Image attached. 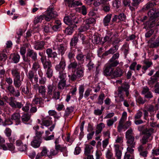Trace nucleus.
Masks as SVG:
<instances>
[{
    "instance_id": "nucleus-1",
    "label": "nucleus",
    "mask_w": 159,
    "mask_h": 159,
    "mask_svg": "<svg viewBox=\"0 0 159 159\" xmlns=\"http://www.w3.org/2000/svg\"><path fill=\"white\" fill-rule=\"evenodd\" d=\"M37 54L36 52L34 50L28 48L27 50L26 56H22L23 60L25 62H30L31 58L33 61H35L37 60Z\"/></svg>"
},
{
    "instance_id": "nucleus-2",
    "label": "nucleus",
    "mask_w": 159,
    "mask_h": 159,
    "mask_svg": "<svg viewBox=\"0 0 159 159\" xmlns=\"http://www.w3.org/2000/svg\"><path fill=\"white\" fill-rule=\"evenodd\" d=\"M47 15H44V18L47 21H50L52 19L56 17L57 16V12L54 11V6L52 5L46 11Z\"/></svg>"
},
{
    "instance_id": "nucleus-3",
    "label": "nucleus",
    "mask_w": 159,
    "mask_h": 159,
    "mask_svg": "<svg viewBox=\"0 0 159 159\" xmlns=\"http://www.w3.org/2000/svg\"><path fill=\"white\" fill-rule=\"evenodd\" d=\"M153 130H143L142 134L144 135L141 140V142L143 144H144L148 142V139L153 133Z\"/></svg>"
},
{
    "instance_id": "nucleus-4",
    "label": "nucleus",
    "mask_w": 159,
    "mask_h": 159,
    "mask_svg": "<svg viewBox=\"0 0 159 159\" xmlns=\"http://www.w3.org/2000/svg\"><path fill=\"white\" fill-rule=\"evenodd\" d=\"M57 46V44L55 43L54 46L53 47V50H55L56 49V47ZM46 52L47 55L48 59L52 58L54 59L56 58L57 57L58 54L57 53L56 51H53L52 49L51 48H48L46 49Z\"/></svg>"
},
{
    "instance_id": "nucleus-5",
    "label": "nucleus",
    "mask_w": 159,
    "mask_h": 159,
    "mask_svg": "<svg viewBox=\"0 0 159 159\" xmlns=\"http://www.w3.org/2000/svg\"><path fill=\"white\" fill-rule=\"evenodd\" d=\"M149 21L156 20L159 17V11L156 9H152L150 10L148 12Z\"/></svg>"
},
{
    "instance_id": "nucleus-6",
    "label": "nucleus",
    "mask_w": 159,
    "mask_h": 159,
    "mask_svg": "<svg viewBox=\"0 0 159 159\" xmlns=\"http://www.w3.org/2000/svg\"><path fill=\"white\" fill-rule=\"evenodd\" d=\"M83 76V71L82 70H79L74 71L72 70L71 75H70V78L72 81H75L77 79Z\"/></svg>"
},
{
    "instance_id": "nucleus-7",
    "label": "nucleus",
    "mask_w": 159,
    "mask_h": 159,
    "mask_svg": "<svg viewBox=\"0 0 159 159\" xmlns=\"http://www.w3.org/2000/svg\"><path fill=\"white\" fill-rule=\"evenodd\" d=\"M159 78V71H157L153 76L150 78V80L148 82V84L150 87H153L154 84L158 81Z\"/></svg>"
},
{
    "instance_id": "nucleus-8",
    "label": "nucleus",
    "mask_w": 159,
    "mask_h": 159,
    "mask_svg": "<svg viewBox=\"0 0 159 159\" xmlns=\"http://www.w3.org/2000/svg\"><path fill=\"white\" fill-rule=\"evenodd\" d=\"M7 89L10 93L15 97H18L20 96V93L18 90H15L14 87L12 85H9Z\"/></svg>"
},
{
    "instance_id": "nucleus-9",
    "label": "nucleus",
    "mask_w": 159,
    "mask_h": 159,
    "mask_svg": "<svg viewBox=\"0 0 159 159\" xmlns=\"http://www.w3.org/2000/svg\"><path fill=\"white\" fill-rule=\"evenodd\" d=\"M43 125H40V127L42 128H44V126L48 127L51 125L49 128V129H53L54 128L55 125V124H52V120L46 119L43 120Z\"/></svg>"
},
{
    "instance_id": "nucleus-10",
    "label": "nucleus",
    "mask_w": 159,
    "mask_h": 159,
    "mask_svg": "<svg viewBox=\"0 0 159 159\" xmlns=\"http://www.w3.org/2000/svg\"><path fill=\"white\" fill-rule=\"evenodd\" d=\"M9 103L12 107L14 108L20 109L23 106V104L22 102H19L13 100L12 98H11Z\"/></svg>"
},
{
    "instance_id": "nucleus-11",
    "label": "nucleus",
    "mask_w": 159,
    "mask_h": 159,
    "mask_svg": "<svg viewBox=\"0 0 159 159\" xmlns=\"http://www.w3.org/2000/svg\"><path fill=\"white\" fill-rule=\"evenodd\" d=\"M123 71L119 67H117L115 70H113V73L112 75L111 79L120 77L123 75Z\"/></svg>"
},
{
    "instance_id": "nucleus-12",
    "label": "nucleus",
    "mask_w": 159,
    "mask_h": 159,
    "mask_svg": "<svg viewBox=\"0 0 159 159\" xmlns=\"http://www.w3.org/2000/svg\"><path fill=\"white\" fill-rule=\"evenodd\" d=\"M131 5H129V8L132 11H135L139 6V4L142 2V0H132Z\"/></svg>"
},
{
    "instance_id": "nucleus-13",
    "label": "nucleus",
    "mask_w": 159,
    "mask_h": 159,
    "mask_svg": "<svg viewBox=\"0 0 159 159\" xmlns=\"http://www.w3.org/2000/svg\"><path fill=\"white\" fill-rule=\"evenodd\" d=\"M16 145L18 147V149L20 151H25L27 149V145L26 144H23L22 140L21 139L16 140Z\"/></svg>"
},
{
    "instance_id": "nucleus-14",
    "label": "nucleus",
    "mask_w": 159,
    "mask_h": 159,
    "mask_svg": "<svg viewBox=\"0 0 159 159\" xmlns=\"http://www.w3.org/2000/svg\"><path fill=\"white\" fill-rule=\"evenodd\" d=\"M114 68L107 65L104 68L103 74L106 76H109L111 78Z\"/></svg>"
},
{
    "instance_id": "nucleus-15",
    "label": "nucleus",
    "mask_w": 159,
    "mask_h": 159,
    "mask_svg": "<svg viewBox=\"0 0 159 159\" xmlns=\"http://www.w3.org/2000/svg\"><path fill=\"white\" fill-rule=\"evenodd\" d=\"M78 23V19L75 16L71 17L70 15V30H75L76 28L75 23Z\"/></svg>"
},
{
    "instance_id": "nucleus-16",
    "label": "nucleus",
    "mask_w": 159,
    "mask_h": 159,
    "mask_svg": "<svg viewBox=\"0 0 159 159\" xmlns=\"http://www.w3.org/2000/svg\"><path fill=\"white\" fill-rule=\"evenodd\" d=\"M129 85L126 83H124L121 86V87L118 88V90H121V91L124 92H125V94L127 97H128L129 95Z\"/></svg>"
},
{
    "instance_id": "nucleus-17",
    "label": "nucleus",
    "mask_w": 159,
    "mask_h": 159,
    "mask_svg": "<svg viewBox=\"0 0 159 159\" xmlns=\"http://www.w3.org/2000/svg\"><path fill=\"white\" fill-rule=\"evenodd\" d=\"M45 43L43 41H36L34 44V48L36 50H41L44 48Z\"/></svg>"
},
{
    "instance_id": "nucleus-18",
    "label": "nucleus",
    "mask_w": 159,
    "mask_h": 159,
    "mask_svg": "<svg viewBox=\"0 0 159 159\" xmlns=\"http://www.w3.org/2000/svg\"><path fill=\"white\" fill-rule=\"evenodd\" d=\"M66 65L65 62L61 60L59 64L56 66L55 67L56 69L59 72L63 71L65 69Z\"/></svg>"
},
{
    "instance_id": "nucleus-19",
    "label": "nucleus",
    "mask_w": 159,
    "mask_h": 159,
    "mask_svg": "<svg viewBox=\"0 0 159 159\" xmlns=\"http://www.w3.org/2000/svg\"><path fill=\"white\" fill-rule=\"evenodd\" d=\"M39 94L42 98H45L46 96V89L45 86H40L38 87Z\"/></svg>"
},
{
    "instance_id": "nucleus-20",
    "label": "nucleus",
    "mask_w": 159,
    "mask_h": 159,
    "mask_svg": "<svg viewBox=\"0 0 159 159\" xmlns=\"http://www.w3.org/2000/svg\"><path fill=\"white\" fill-rule=\"evenodd\" d=\"M42 140L40 139H35L34 137L33 140L31 143V145L34 148H37L40 146Z\"/></svg>"
},
{
    "instance_id": "nucleus-21",
    "label": "nucleus",
    "mask_w": 159,
    "mask_h": 159,
    "mask_svg": "<svg viewBox=\"0 0 159 159\" xmlns=\"http://www.w3.org/2000/svg\"><path fill=\"white\" fill-rule=\"evenodd\" d=\"M20 116L19 113H14L11 116V119L12 120H14L16 122V125L19 124L20 122Z\"/></svg>"
},
{
    "instance_id": "nucleus-22",
    "label": "nucleus",
    "mask_w": 159,
    "mask_h": 159,
    "mask_svg": "<svg viewBox=\"0 0 159 159\" xmlns=\"http://www.w3.org/2000/svg\"><path fill=\"white\" fill-rule=\"evenodd\" d=\"M56 89V87L53 84H50L47 86V95L50 96L52 95L53 92H54Z\"/></svg>"
},
{
    "instance_id": "nucleus-23",
    "label": "nucleus",
    "mask_w": 159,
    "mask_h": 159,
    "mask_svg": "<svg viewBox=\"0 0 159 159\" xmlns=\"http://www.w3.org/2000/svg\"><path fill=\"white\" fill-rule=\"evenodd\" d=\"M11 74L14 78H20V72L17 68L12 69L11 70Z\"/></svg>"
},
{
    "instance_id": "nucleus-24",
    "label": "nucleus",
    "mask_w": 159,
    "mask_h": 159,
    "mask_svg": "<svg viewBox=\"0 0 159 159\" xmlns=\"http://www.w3.org/2000/svg\"><path fill=\"white\" fill-rule=\"evenodd\" d=\"M102 39L98 35H94L92 37V41L94 44H99L101 43Z\"/></svg>"
},
{
    "instance_id": "nucleus-25",
    "label": "nucleus",
    "mask_w": 159,
    "mask_h": 159,
    "mask_svg": "<svg viewBox=\"0 0 159 159\" xmlns=\"http://www.w3.org/2000/svg\"><path fill=\"white\" fill-rule=\"evenodd\" d=\"M126 143L128 146L131 147L132 148H135L136 142L134 141V137H132L129 139H127Z\"/></svg>"
},
{
    "instance_id": "nucleus-26",
    "label": "nucleus",
    "mask_w": 159,
    "mask_h": 159,
    "mask_svg": "<svg viewBox=\"0 0 159 159\" xmlns=\"http://www.w3.org/2000/svg\"><path fill=\"white\" fill-rule=\"evenodd\" d=\"M111 16L112 14H108L104 17L103 21L104 26H107L108 25L111 17Z\"/></svg>"
},
{
    "instance_id": "nucleus-27",
    "label": "nucleus",
    "mask_w": 159,
    "mask_h": 159,
    "mask_svg": "<svg viewBox=\"0 0 159 159\" xmlns=\"http://www.w3.org/2000/svg\"><path fill=\"white\" fill-rule=\"evenodd\" d=\"M43 99L41 98H34L32 102V104L39 105V107H41L42 106Z\"/></svg>"
},
{
    "instance_id": "nucleus-28",
    "label": "nucleus",
    "mask_w": 159,
    "mask_h": 159,
    "mask_svg": "<svg viewBox=\"0 0 159 159\" xmlns=\"http://www.w3.org/2000/svg\"><path fill=\"white\" fill-rule=\"evenodd\" d=\"M10 57L14 63H17L19 61L20 56L18 54H14L11 55Z\"/></svg>"
},
{
    "instance_id": "nucleus-29",
    "label": "nucleus",
    "mask_w": 159,
    "mask_h": 159,
    "mask_svg": "<svg viewBox=\"0 0 159 159\" xmlns=\"http://www.w3.org/2000/svg\"><path fill=\"white\" fill-rule=\"evenodd\" d=\"M143 62L145 64V65L143 66L142 69L145 71H146L152 64V62L150 61L147 60H144L143 61Z\"/></svg>"
},
{
    "instance_id": "nucleus-30",
    "label": "nucleus",
    "mask_w": 159,
    "mask_h": 159,
    "mask_svg": "<svg viewBox=\"0 0 159 159\" xmlns=\"http://www.w3.org/2000/svg\"><path fill=\"white\" fill-rule=\"evenodd\" d=\"M14 85L16 88H19L22 84L20 78H14L13 80Z\"/></svg>"
},
{
    "instance_id": "nucleus-31",
    "label": "nucleus",
    "mask_w": 159,
    "mask_h": 159,
    "mask_svg": "<svg viewBox=\"0 0 159 159\" xmlns=\"http://www.w3.org/2000/svg\"><path fill=\"white\" fill-rule=\"evenodd\" d=\"M79 94L80 95L79 100H80L83 97V93L84 90V87L83 85H80L79 87Z\"/></svg>"
},
{
    "instance_id": "nucleus-32",
    "label": "nucleus",
    "mask_w": 159,
    "mask_h": 159,
    "mask_svg": "<svg viewBox=\"0 0 159 159\" xmlns=\"http://www.w3.org/2000/svg\"><path fill=\"white\" fill-rule=\"evenodd\" d=\"M30 115L28 113H24L21 116V120L23 122H27L30 120Z\"/></svg>"
},
{
    "instance_id": "nucleus-33",
    "label": "nucleus",
    "mask_w": 159,
    "mask_h": 159,
    "mask_svg": "<svg viewBox=\"0 0 159 159\" xmlns=\"http://www.w3.org/2000/svg\"><path fill=\"white\" fill-rule=\"evenodd\" d=\"M43 19L44 16L42 15H40L36 17L34 20V24L36 25L39 23L41 22Z\"/></svg>"
},
{
    "instance_id": "nucleus-34",
    "label": "nucleus",
    "mask_w": 159,
    "mask_h": 159,
    "mask_svg": "<svg viewBox=\"0 0 159 159\" xmlns=\"http://www.w3.org/2000/svg\"><path fill=\"white\" fill-rule=\"evenodd\" d=\"M109 61V63L107 65L112 68L113 67H116L118 64H119V61L118 60H111L110 59Z\"/></svg>"
},
{
    "instance_id": "nucleus-35",
    "label": "nucleus",
    "mask_w": 159,
    "mask_h": 159,
    "mask_svg": "<svg viewBox=\"0 0 159 159\" xmlns=\"http://www.w3.org/2000/svg\"><path fill=\"white\" fill-rule=\"evenodd\" d=\"M93 147L90 145H86L85 148L84 154L87 155L91 153V150L93 149Z\"/></svg>"
},
{
    "instance_id": "nucleus-36",
    "label": "nucleus",
    "mask_w": 159,
    "mask_h": 159,
    "mask_svg": "<svg viewBox=\"0 0 159 159\" xmlns=\"http://www.w3.org/2000/svg\"><path fill=\"white\" fill-rule=\"evenodd\" d=\"M52 26L51 24L48 23H46L43 26V31L46 33L50 32Z\"/></svg>"
},
{
    "instance_id": "nucleus-37",
    "label": "nucleus",
    "mask_w": 159,
    "mask_h": 159,
    "mask_svg": "<svg viewBox=\"0 0 159 159\" xmlns=\"http://www.w3.org/2000/svg\"><path fill=\"white\" fill-rule=\"evenodd\" d=\"M85 24L81 26L79 29V31L80 32L85 31L89 29L90 26L87 24L85 23Z\"/></svg>"
},
{
    "instance_id": "nucleus-38",
    "label": "nucleus",
    "mask_w": 159,
    "mask_h": 159,
    "mask_svg": "<svg viewBox=\"0 0 159 159\" xmlns=\"http://www.w3.org/2000/svg\"><path fill=\"white\" fill-rule=\"evenodd\" d=\"M42 64L43 68L45 70L47 69L51 68L52 67L51 62L50 61H48Z\"/></svg>"
},
{
    "instance_id": "nucleus-39",
    "label": "nucleus",
    "mask_w": 159,
    "mask_h": 159,
    "mask_svg": "<svg viewBox=\"0 0 159 159\" xmlns=\"http://www.w3.org/2000/svg\"><path fill=\"white\" fill-rule=\"evenodd\" d=\"M159 46V38H157L155 41L150 43V47L151 48H156Z\"/></svg>"
},
{
    "instance_id": "nucleus-40",
    "label": "nucleus",
    "mask_w": 159,
    "mask_h": 159,
    "mask_svg": "<svg viewBox=\"0 0 159 159\" xmlns=\"http://www.w3.org/2000/svg\"><path fill=\"white\" fill-rule=\"evenodd\" d=\"M84 55L82 53L78 54L76 57L77 59L81 63H83L84 61Z\"/></svg>"
},
{
    "instance_id": "nucleus-41",
    "label": "nucleus",
    "mask_w": 159,
    "mask_h": 159,
    "mask_svg": "<svg viewBox=\"0 0 159 159\" xmlns=\"http://www.w3.org/2000/svg\"><path fill=\"white\" fill-rule=\"evenodd\" d=\"M57 48L59 54H61V56H62L64 53L65 51L64 47L63 46V45L62 44L60 45L58 47H57Z\"/></svg>"
},
{
    "instance_id": "nucleus-42",
    "label": "nucleus",
    "mask_w": 159,
    "mask_h": 159,
    "mask_svg": "<svg viewBox=\"0 0 159 159\" xmlns=\"http://www.w3.org/2000/svg\"><path fill=\"white\" fill-rule=\"evenodd\" d=\"M125 137L126 139L134 137L132 130H128L125 133Z\"/></svg>"
},
{
    "instance_id": "nucleus-43",
    "label": "nucleus",
    "mask_w": 159,
    "mask_h": 159,
    "mask_svg": "<svg viewBox=\"0 0 159 159\" xmlns=\"http://www.w3.org/2000/svg\"><path fill=\"white\" fill-rule=\"evenodd\" d=\"M21 92L22 93H23L26 95H27L30 93V91L27 86H24L23 87H21Z\"/></svg>"
},
{
    "instance_id": "nucleus-44",
    "label": "nucleus",
    "mask_w": 159,
    "mask_h": 159,
    "mask_svg": "<svg viewBox=\"0 0 159 159\" xmlns=\"http://www.w3.org/2000/svg\"><path fill=\"white\" fill-rule=\"evenodd\" d=\"M104 97V94L103 93L101 94L98 97V101L97 102V103L100 105H102L103 103V100Z\"/></svg>"
},
{
    "instance_id": "nucleus-45",
    "label": "nucleus",
    "mask_w": 159,
    "mask_h": 159,
    "mask_svg": "<svg viewBox=\"0 0 159 159\" xmlns=\"http://www.w3.org/2000/svg\"><path fill=\"white\" fill-rule=\"evenodd\" d=\"M78 41V37L77 36H74L71 39L70 42V46H75L77 44Z\"/></svg>"
},
{
    "instance_id": "nucleus-46",
    "label": "nucleus",
    "mask_w": 159,
    "mask_h": 159,
    "mask_svg": "<svg viewBox=\"0 0 159 159\" xmlns=\"http://www.w3.org/2000/svg\"><path fill=\"white\" fill-rule=\"evenodd\" d=\"M66 80H60L58 84V89H63L66 86Z\"/></svg>"
},
{
    "instance_id": "nucleus-47",
    "label": "nucleus",
    "mask_w": 159,
    "mask_h": 159,
    "mask_svg": "<svg viewBox=\"0 0 159 159\" xmlns=\"http://www.w3.org/2000/svg\"><path fill=\"white\" fill-rule=\"evenodd\" d=\"M156 5V4L155 2H149L146 4L145 7L144 9L145 10H147L151 8H152Z\"/></svg>"
},
{
    "instance_id": "nucleus-48",
    "label": "nucleus",
    "mask_w": 159,
    "mask_h": 159,
    "mask_svg": "<svg viewBox=\"0 0 159 159\" xmlns=\"http://www.w3.org/2000/svg\"><path fill=\"white\" fill-rule=\"evenodd\" d=\"M43 132L42 131H38L37 130L36 131V135L35 136V139H40V140H42L41 137L42 134H43Z\"/></svg>"
},
{
    "instance_id": "nucleus-49",
    "label": "nucleus",
    "mask_w": 159,
    "mask_h": 159,
    "mask_svg": "<svg viewBox=\"0 0 159 159\" xmlns=\"http://www.w3.org/2000/svg\"><path fill=\"white\" fill-rule=\"evenodd\" d=\"M95 20L93 18H90L86 19L84 21L85 23L90 25L95 22Z\"/></svg>"
},
{
    "instance_id": "nucleus-50",
    "label": "nucleus",
    "mask_w": 159,
    "mask_h": 159,
    "mask_svg": "<svg viewBox=\"0 0 159 159\" xmlns=\"http://www.w3.org/2000/svg\"><path fill=\"white\" fill-rule=\"evenodd\" d=\"M148 22V27L150 29L152 28V27H154V26L155 25L156 20H154L152 21H149V20H148V22H147V23Z\"/></svg>"
},
{
    "instance_id": "nucleus-51",
    "label": "nucleus",
    "mask_w": 159,
    "mask_h": 159,
    "mask_svg": "<svg viewBox=\"0 0 159 159\" xmlns=\"http://www.w3.org/2000/svg\"><path fill=\"white\" fill-rule=\"evenodd\" d=\"M46 71V74L47 77L48 78L51 77L53 75V70L51 68L45 70Z\"/></svg>"
},
{
    "instance_id": "nucleus-52",
    "label": "nucleus",
    "mask_w": 159,
    "mask_h": 159,
    "mask_svg": "<svg viewBox=\"0 0 159 159\" xmlns=\"http://www.w3.org/2000/svg\"><path fill=\"white\" fill-rule=\"evenodd\" d=\"M119 48V46L118 45H115V46L110 48L109 50V52H110V54H113L118 50Z\"/></svg>"
},
{
    "instance_id": "nucleus-53",
    "label": "nucleus",
    "mask_w": 159,
    "mask_h": 159,
    "mask_svg": "<svg viewBox=\"0 0 159 159\" xmlns=\"http://www.w3.org/2000/svg\"><path fill=\"white\" fill-rule=\"evenodd\" d=\"M59 78L61 80H66L65 79L66 77V73H64L63 71H61L59 72Z\"/></svg>"
},
{
    "instance_id": "nucleus-54",
    "label": "nucleus",
    "mask_w": 159,
    "mask_h": 159,
    "mask_svg": "<svg viewBox=\"0 0 159 159\" xmlns=\"http://www.w3.org/2000/svg\"><path fill=\"white\" fill-rule=\"evenodd\" d=\"M120 0H115L113 2V5L114 7L118 8L120 6Z\"/></svg>"
},
{
    "instance_id": "nucleus-55",
    "label": "nucleus",
    "mask_w": 159,
    "mask_h": 159,
    "mask_svg": "<svg viewBox=\"0 0 159 159\" xmlns=\"http://www.w3.org/2000/svg\"><path fill=\"white\" fill-rule=\"evenodd\" d=\"M27 76L30 81L32 82L34 76V74L33 71L32 70L30 71L28 73Z\"/></svg>"
},
{
    "instance_id": "nucleus-56",
    "label": "nucleus",
    "mask_w": 159,
    "mask_h": 159,
    "mask_svg": "<svg viewBox=\"0 0 159 159\" xmlns=\"http://www.w3.org/2000/svg\"><path fill=\"white\" fill-rule=\"evenodd\" d=\"M58 152V151L55 149H52L50 151V155H49L48 157L51 158H52V156H55L57 154Z\"/></svg>"
},
{
    "instance_id": "nucleus-57",
    "label": "nucleus",
    "mask_w": 159,
    "mask_h": 159,
    "mask_svg": "<svg viewBox=\"0 0 159 159\" xmlns=\"http://www.w3.org/2000/svg\"><path fill=\"white\" fill-rule=\"evenodd\" d=\"M109 143V139H106L103 140L102 142V147L103 150L106 148Z\"/></svg>"
},
{
    "instance_id": "nucleus-58",
    "label": "nucleus",
    "mask_w": 159,
    "mask_h": 159,
    "mask_svg": "<svg viewBox=\"0 0 159 159\" xmlns=\"http://www.w3.org/2000/svg\"><path fill=\"white\" fill-rule=\"evenodd\" d=\"M40 66L37 62H34L33 65L32 69L35 71H36L40 68Z\"/></svg>"
},
{
    "instance_id": "nucleus-59",
    "label": "nucleus",
    "mask_w": 159,
    "mask_h": 159,
    "mask_svg": "<svg viewBox=\"0 0 159 159\" xmlns=\"http://www.w3.org/2000/svg\"><path fill=\"white\" fill-rule=\"evenodd\" d=\"M126 118L122 116L121 118L119 121L118 128H121L122 127V125L123 124L124 121L126 119Z\"/></svg>"
},
{
    "instance_id": "nucleus-60",
    "label": "nucleus",
    "mask_w": 159,
    "mask_h": 159,
    "mask_svg": "<svg viewBox=\"0 0 159 159\" xmlns=\"http://www.w3.org/2000/svg\"><path fill=\"white\" fill-rule=\"evenodd\" d=\"M55 149L58 152L60 151L62 152L64 150H66V147H63L59 144L56 145H55Z\"/></svg>"
},
{
    "instance_id": "nucleus-61",
    "label": "nucleus",
    "mask_w": 159,
    "mask_h": 159,
    "mask_svg": "<svg viewBox=\"0 0 159 159\" xmlns=\"http://www.w3.org/2000/svg\"><path fill=\"white\" fill-rule=\"evenodd\" d=\"M113 154L111 151L110 150H108L106 153V156L108 159H111L112 157Z\"/></svg>"
},
{
    "instance_id": "nucleus-62",
    "label": "nucleus",
    "mask_w": 159,
    "mask_h": 159,
    "mask_svg": "<svg viewBox=\"0 0 159 159\" xmlns=\"http://www.w3.org/2000/svg\"><path fill=\"white\" fill-rule=\"evenodd\" d=\"M79 65L77 62L75 61L70 63V68L72 69H77Z\"/></svg>"
},
{
    "instance_id": "nucleus-63",
    "label": "nucleus",
    "mask_w": 159,
    "mask_h": 159,
    "mask_svg": "<svg viewBox=\"0 0 159 159\" xmlns=\"http://www.w3.org/2000/svg\"><path fill=\"white\" fill-rule=\"evenodd\" d=\"M48 150L47 148L45 147H43L42 151L41 152L42 156H47Z\"/></svg>"
},
{
    "instance_id": "nucleus-64",
    "label": "nucleus",
    "mask_w": 159,
    "mask_h": 159,
    "mask_svg": "<svg viewBox=\"0 0 159 159\" xmlns=\"http://www.w3.org/2000/svg\"><path fill=\"white\" fill-rule=\"evenodd\" d=\"M155 89L154 91L155 93L159 94V82H157L154 86Z\"/></svg>"
}]
</instances>
